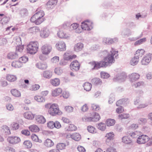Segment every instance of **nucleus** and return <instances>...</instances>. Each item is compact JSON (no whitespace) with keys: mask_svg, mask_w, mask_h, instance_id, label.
Segmentation results:
<instances>
[{"mask_svg":"<svg viewBox=\"0 0 152 152\" xmlns=\"http://www.w3.org/2000/svg\"><path fill=\"white\" fill-rule=\"evenodd\" d=\"M79 24L75 23L72 24L70 26L69 30L71 31L74 30L77 33H80L82 31V29L79 26Z\"/></svg>","mask_w":152,"mask_h":152,"instance_id":"nucleus-10","label":"nucleus"},{"mask_svg":"<svg viewBox=\"0 0 152 152\" xmlns=\"http://www.w3.org/2000/svg\"><path fill=\"white\" fill-rule=\"evenodd\" d=\"M36 65L37 68L41 70L45 69L48 67L46 63L44 62L38 63Z\"/></svg>","mask_w":152,"mask_h":152,"instance_id":"nucleus-23","label":"nucleus"},{"mask_svg":"<svg viewBox=\"0 0 152 152\" xmlns=\"http://www.w3.org/2000/svg\"><path fill=\"white\" fill-rule=\"evenodd\" d=\"M7 140L10 144L14 145L20 142V139L18 137L10 136L7 138Z\"/></svg>","mask_w":152,"mask_h":152,"instance_id":"nucleus-9","label":"nucleus"},{"mask_svg":"<svg viewBox=\"0 0 152 152\" xmlns=\"http://www.w3.org/2000/svg\"><path fill=\"white\" fill-rule=\"evenodd\" d=\"M35 119L36 121L38 123L43 124L46 121L45 118L42 115H38L36 116Z\"/></svg>","mask_w":152,"mask_h":152,"instance_id":"nucleus-26","label":"nucleus"},{"mask_svg":"<svg viewBox=\"0 0 152 152\" xmlns=\"http://www.w3.org/2000/svg\"><path fill=\"white\" fill-rule=\"evenodd\" d=\"M146 39L145 38H143L141 39L138 40L136 41L134 43L135 45H140L146 41Z\"/></svg>","mask_w":152,"mask_h":152,"instance_id":"nucleus-56","label":"nucleus"},{"mask_svg":"<svg viewBox=\"0 0 152 152\" xmlns=\"http://www.w3.org/2000/svg\"><path fill=\"white\" fill-rule=\"evenodd\" d=\"M83 86L84 90L86 91H88L91 90L92 85L90 83L88 82H86L83 84Z\"/></svg>","mask_w":152,"mask_h":152,"instance_id":"nucleus-40","label":"nucleus"},{"mask_svg":"<svg viewBox=\"0 0 152 152\" xmlns=\"http://www.w3.org/2000/svg\"><path fill=\"white\" fill-rule=\"evenodd\" d=\"M73 108L70 106H66L64 107V110L68 113L72 112L73 111Z\"/></svg>","mask_w":152,"mask_h":152,"instance_id":"nucleus-59","label":"nucleus"},{"mask_svg":"<svg viewBox=\"0 0 152 152\" xmlns=\"http://www.w3.org/2000/svg\"><path fill=\"white\" fill-rule=\"evenodd\" d=\"M54 72L56 74L60 75L62 73L63 70L61 68L58 67L55 69Z\"/></svg>","mask_w":152,"mask_h":152,"instance_id":"nucleus-61","label":"nucleus"},{"mask_svg":"<svg viewBox=\"0 0 152 152\" xmlns=\"http://www.w3.org/2000/svg\"><path fill=\"white\" fill-rule=\"evenodd\" d=\"M54 122L53 121H50L47 124V126L49 128L52 129L55 127Z\"/></svg>","mask_w":152,"mask_h":152,"instance_id":"nucleus-64","label":"nucleus"},{"mask_svg":"<svg viewBox=\"0 0 152 152\" xmlns=\"http://www.w3.org/2000/svg\"><path fill=\"white\" fill-rule=\"evenodd\" d=\"M50 33L49 29L46 27H44L41 30L40 36L42 38H46L49 36Z\"/></svg>","mask_w":152,"mask_h":152,"instance_id":"nucleus-8","label":"nucleus"},{"mask_svg":"<svg viewBox=\"0 0 152 152\" xmlns=\"http://www.w3.org/2000/svg\"><path fill=\"white\" fill-rule=\"evenodd\" d=\"M91 118V121H98L100 118L99 114L96 113H92V116Z\"/></svg>","mask_w":152,"mask_h":152,"instance_id":"nucleus-28","label":"nucleus"},{"mask_svg":"<svg viewBox=\"0 0 152 152\" xmlns=\"http://www.w3.org/2000/svg\"><path fill=\"white\" fill-rule=\"evenodd\" d=\"M115 123V121L114 119H108L106 121V124L107 126H111L113 125Z\"/></svg>","mask_w":152,"mask_h":152,"instance_id":"nucleus-51","label":"nucleus"},{"mask_svg":"<svg viewBox=\"0 0 152 152\" xmlns=\"http://www.w3.org/2000/svg\"><path fill=\"white\" fill-rule=\"evenodd\" d=\"M118 40V38L117 37H115L114 38L104 37L103 39L102 42L103 43L110 45L113 43L116 42Z\"/></svg>","mask_w":152,"mask_h":152,"instance_id":"nucleus-13","label":"nucleus"},{"mask_svg":"<svg viewBox=\"0 0 152 152\" xmlns=\"http://www.w3.org/2000/svg\"><path fill=\"white\" fill-rule=\"evenodd\" d=\"M100 75L101 77L103 79H107L110 76L108 73L103 71L101 72Z\"/></svg>","mask_w":152,"mask_h":152,"instance_id":"nucleus-52","label":"nucleus"},{"mask_svg":"<svg viewBox=\"0 0 152 152\" xmlns=\"http://www.w3.org/2000/svg\"><path fill=\"white\" fill-rule=\"evenodd\" d=\"M70 137L73 140L76 141L79 140L81 139V136L77 133H74L70 135Z\"/></svg>","mask_w":152,"mask_h":152,"instance_id":"nucleus-27","label":"nucleus"},{"mask_svg":"<svg viewBox=\"0 0 152 152\" xmlns=\"http://www.w3.org/2000/svg\"><path fill=\"white\" fill-rule=\"evenodd\" d=\"M64 58L66 61L72 59V56L70 55L68 53H65L64 55Z\"/></svg>","mask_w":152,"mask_h":152,"instance_id":"nucleus-60","label":"nucleus"},{"mask_svg":"<svg viewBox=\"0 0 152 152\" xmlns=\"http://www.w3.org/2000/svg\"><path fill=\"white\" fill-rule=\"evenodd\" d=\"M115 134L113 132L107 133L105 136L106 138V143L108 144L109 142L114 138Z\"/></svg>","mask_w":152,"mask_h":152,"instance_id":"nucleus-17","label":"nucleus"},{"mask_svg":"<svg viewBox=\"0 0 152 152\" xmlns=\"http://www.w3.org/2000/svg\"><path fill=\"white\" fill-rule=\"evenodd\" d=\"M92 109L93 110L97 111L100 109V107L99 105L94 104H91Z\"/></svg>","mask_w":152,"mask_h":152,"instance_id":"nucleus-62","label":"nucleus"},{"mask_svg":"<svg viewBox=\"0 0 152 152\" xmlns=\"http://www.w3.org/2000/svg\"><path fill=\"white\" fill-rule=\"evenodd\" d=\"M2 131L4 132L6 134L9 135L11 134L10 130L9 127L5 125L1 126Z\"/></svg>","mask_w":152,"mask_h":152,"instance_id":"nucleus-39","label":"nucleus"},{"mask_svg":"<svg viewBox=\"0 0 152 152\" xmlns=\"http://www.w3.org/2000/svg\"><path fill=\"white\" fill-rule=\"evenodd\" d=\"M50 83L54 86H58L60 84V80L58 78H55L50 80Z\"/></svg>","mask_w":152,"mask_h":152,"instance_id":"nucleus-25","label":"nucleus"},{"mask_svg":"<svg viewBox=\"0 0 152 152\" xmlns=\"http://www.w3.org/2000/svg\"><path fill=\"white\" fill-rule=\"evenodd\" d=\"M34 99L37 102H42L45 101V98L43 96H36L34 97Z\"/></svg>","mask_w":152,"mask_h":152,"instance_id":"nucleus-44","label":"nucleus"},{"mask_svg":"<svg viewBox=\"0 0 152 152\" xmlns=\"http://www.w3.org/2000/svg\"><path fill=\"white\" fill-rule=\"evenodd\" d=\"M24 146L28 148H31L32 146V144L29 140H26L23 143Z\"/></svg>","mask_w":152,"mask_h":152,"instance_id":"nucleus-50","label":"nucleus"},{"mask_svg":"<svg viewBox=\"0 0 152 152\" xmlns=\"http://www.w3.org/2000/svg\"><path fill=\"white\" fill-rule=\"evenodd\" d=\"M131 31L128 29L124 30L121 32V34L123 36H129L131 35Z\"/></svg>","mask_w":152,"mask_h":152,"instance_id":"nucleus-47","label":"nucleus"},{"mask_svg":"<svg viewBox=\"0 0 152 152\" xmlns=\"http://www.w3.org/2000/svg\"><path fill=\"white\" fill-rule=\"evenodd\" d=\"M81 26L82 30L90 31L93 28V23L91 21L87 20L82 22Z\"/></svg>","mask_w":152,"mask_h":152,"instance_id":"nucleus-4","label":"nucleus"},{"mask_svg":"<svg viewBox=\"0 0 152 152\" xmlns=\"http://www.w3.org/2000/svg\"><path fill=\"white\" fill-rule=\"evenodd\" d=\"M118 56V52L113 48H112L110 53L104 58V61L99 62L93 61L90 63L92 66V70L97 69L101 67H106L110 64L114 63L115 61V58H117Z\"/></svg>","mask_w":152,"mask_h":152,"instance_id":"nucleus-1","label":"nucleus"},{"mask_svg":"<svg viewBox=\"0 0 152 152\" xmlns=\"http://www.w3.org/2000/svg\"><path fill=\"white\" fill-rule=\"evenodd\" d=\"M12 94L14 96L19 97L21 96V93L19 91L16 89H12L11 90Z\"/></svg>","mask_w":152,"mask_h":152,"instance_id":"nucleus-35","label":"nucleus"},{"mask_svg":"<svg viewBox=\"0 0 152 152\" xmlns=\"http://www.w3.org/2000/svg\"><path fill=\"white\" fill-rule=\"evenodd\" d=\"M34 18H33V16L30 19V21L34 23L37 25L40 24L44 21L43 18L34 17Z\"/></svg>","mask_w":152,"mask_h":152,"instance_id":"nucleus-15","label":"nucleus"},{"mask_svg":"<svg viewBox=\"0 0 152 152\" xmlns=\"http://www.w3.org/2000/svg\"><path fill=\"white\" fill-rule=\"evenodd\" d=\"M51 46L49 44L46 43L41 48V51L42 53L45 55H48L52 50Z\"/></svg>","mask_w":152,"mask_h":152,"instance_id":"nucleus-6","label":"nucleus"},{"mask_svg":"<svg viewBox=\"0 0 152 152\" xmlns=\"http://www.w3.org/2000/svg\"><path fill=\"white\" fill-rule=\"evenodd\" d=\"M58 37L61 38L67 39L69 37V35L64 32L62 30L60 29L58 32Z\"/></svg>","mask_w":152,"mask_h":152,"instance_id":"nucleus-21","label":"nucleus"},{"mask_svg":"<svg viewBox=\"0 0 152 152\" xmlns=\"http://www.w3.org/2000/svg\"><path fill=\"white\" fill-rule=\"evenodd\" d=\"M139 61V58L138 57H136L134 56L130 61V63L131 65L134 66L138 63Z\"/></svg>","mask_w":152,"mask_h":152,"instance_id":"nucleus-45","label":"nucleus"},{"mask_svg":"<svg viewBox=\"0 0 152 152\" xmlns=\"http://www.w3.org/2000/svg\"><path fill=\"white\" fill-rule=\"evenodd\" d=\"M140 77V75L137 73H133L129 75L130 81L133 83L138 80Z\"/></svg>","mask_w":152,"mask_h":152,"instance_id":"nucleus-19","label":"nucleus"},{"mask_svg":"<svg viewBox=\"0 0 152 152\" xmlns=\"http://www.w3.org/2000/svg\"><path fill=\"white\" fill-rule=\"evenodd\" d=\"M31 137L32 140L36 142L41 143L42 142V140L39 139L37 136L35 134H32L31 136Z\"/></svg>","mask_w":152,"mask_h":152,"instance_id":"nucleus-48","label":"nucleus"},{"mask_svg":"<svg viewBox=\"0 0 152 152\" xmlns=\"http://www.w3.org/2000/svg\"><path fill=\"white\" fill-rule=\"evenodd\" d=\"M30 130L32 132H38L39 130V128L35 125H33L29 127Z\"/></svg>","mask_w":152,"mask_h":152,"instance_id":"nucleus-38","label":"nucleus"},{"mask_svg":"<svg viewBox=\"0 0 152 152\" xmlns=\"http://www.w3.org/2000/svg\"><path fill=\"white\" fill-rule=\"evenodd\" d=\"M152 57V54L150 53L147 54L143 58L141 61V63L142 65H147L151 61Z\"/></svg>","mask_w":152,"mask_h":152,"instance_id":"nucleus-7","label":"nucleus"},{"mask_svg":"<svg viewBox=\"0 0 152 152\" xmlns=\"http://www.w3.org/2000/svg\"><path fill=\"white\" fill-rule=\"evenodd\" d=\"M52 73L50 71H44L42 74V76L45 78L49 79L52 76Z\"/></svg>","mask_w":152,"mask_h":152,"instance_id":"nucleus-34","label":"nucleus"},{"mask_svg":"<svg viewBox=\"0 0 152 152\" xmlns=\"http://www.w3.org/2000/svg\"><path fill=\"white\" fill-rule=\"evenodd\" d=\"M62 90L61 88H57L52 91V95L53 96H57L62 92Z\"/></svg>","mask_w":152,"mask_h":152,"instance_id":"nucleus-22","label":"nucleus"},{"mask_svg":"<svg viewBox=\"0 0 152 152\" xmlns=\"http://www.w3.org/2000/svg\"><path fill=\"white\" fill-rule=\"evenodd\" d=\"M18 57V53L14 52H10L7 55V58L10 59H13L17 58Z\"/></svg>","mask_w":152,"mask_h":152,"instance_id":"nucleus-30","label":"nucleus"},{"mask_svg":"<svg viewBox=\"0 0 152 152\" xmlns=\"http://www.w3.org/2000/svg\"><path fill=\"white\" fill-rule=\"evenodd\" d=\"M45 15L44 12V11L42 10H40L38 11L37 12L34 14V15H33V18H34V17H39L41 18H43V16Z\"/></svg>","mask_w":152,"mask_h":152,"instance_id":"nucleus-43","label":"nucleus"},{"mask_svg":"<svg viewBox=\"0 0 152 152\" xmlns=\"http://www.w3.org/2000/svg\"><path fill=\"white\" fill-rule=\"evenodd\" d=\"M70 66L72 70L77 71L79 69L80 64L77 61L75 60L71 63Z\"/></svg>","mask_w":152,"mask_h":152,"instance_id":"nucleus-12","label":"nucleus"},{"mask_svg":"<svg viewBox=\"0 0 152 152\" xmlns=\"http://www.w3.org/2000/svg\"><path fill=\"white\" fill-rule=\"evenodd\" d=\"M20 14L22 17L26 16L28 15V11L26 9H22L20 11Z\"/></svg>","mask_w":152,"mask_h":152,"instance_id":"nucleus-53","label":"nucleus"},{"mask_svg":"<svg viewBox=\"0 0 152 152\" xmlns=\"http://www.w3.org/2000/svg\"><path fill=\"white\" fill-rule=\"evenodd\" d=\"M122 142L126 144H130L132 142V140L127 136H124L122 137Z\"/></svg>","mask_w":152,"mask_h":152,"instance_id":"nucleus-37","label":"nucleus"},{"mask_svg":"<svg viewBox=\"0 0 152 152\" xmlns=\"http://www.w3.org/2000/svg\"><path fill=\"white\" fill-rule=\"evenodd\" d=\"M57 49L60 51H64L66 50V45L65 43L63 41L58 42L56 45Z\"/></svg>","mask_w":152,"mask_h":152,"instance_id":"nucleus-14","label":"nucleus"},{"mask_svg":"<svg viewBox=\"0 0 152 152\" xmlns=\"http://www.w3.org/2000/svg\"><path fill=\"white\" fill-rule=\"evenodd\" d=\"M91 82L93 84L96 86L100 85L102 83L101 80L98 78L93 79L91 80Z\"/></svg>","mask_w":152,"mask_h":152,"instance_id":"nucleus-31","label":"nucleus"},{"mask_svg":"<svg viewBox=\"0 0 152 152\" xmlns=\"http://www.w3.org/2000/svg\"><path fill=\"white\" fill-rule=\"evenodd\" d=\"M18 60L23 65V64L26 63L28 61V58L26 56H23L20 58Z\"/></svg>","mask_w":152,"mask_h":152,"instance_id":"nucleus-54","label":"nucleus"},{"mask_svg":"<svg viewBox=\"0 0 152 152\" xmlns=\"http://www.w3.org/2000/svg\"><path fill=\"white\" fill-rule=\"evenodd\" d=\"M39 47V44L37 41L30 42L27 46L28 53L33 54L36 53Z\"/></svg>","mask_w":152,"mask_h":152,"instance_id":"nucleus-2","label":"nucleus"},{"mask_svg":"<svg viewBox=\"0 0 152 152\" xmlns=\"http://www.w3.org/2000/svg\"><path fill=\"white\" fill-rule=\"evenodd\" d=\"M39 31V28L37 26L29 28L28 30V32L32 34H36Z\"/></svg>","mask_w":152,"mask_h":152,"instance_id":"nucleus-24","label":"nucleus"},{"mask_svg":"<svg viewBox=\"0 0 152 152\" xmlns=\"http://www.w3.org/2000/svg\"><path fill=\"white\" fill-rule=\"evenodd\" d=\"M145 51L143 49H140L138 50L136 52L135 56L136 57H138L139 58L141 57L144 53Z\"/></svg>","mask_w":152,"mask_h":152,"instance_id":"nucleus-36","label":"nucleus"},{"mask_svg":"<svg viewBox=\"0 0 152 152\" xmlns=\"http://www.w3.org/2000/svg\"><path fill=\"white\" fill-rule=\"evenodd\" d=\"M149 140L148 137L145 135L141 134L137 139V142L139 144H145Z\"/></svg>","mask_w":152,"mask_h":152,"instance_id":"nucleus-5","label":"nucleus"},{"mask_svg":"<svg viewBox=\"0 0 152 152\" xmlns=\"http://www.w3.org/2000/svg\"><path fill=\"white\" fill-rule=\"evenodd\" d=\"M23 116L25 118L29 120H32L34 117V115L30 112L25 113L23 114Z\"/></svg>","mask_w":152,"mask_h":152,"instance_id":"nucleus-29","label":"nucleus"},{"mask_svg":"<svg viewBox=\"0 0 152 152\" xmlns=\"http://www.w3.org/2000/svg\"><path fill=\"white\" fill-rule=\"evenodd\" d=\"M6 79L9 81L14 82L16 80L17 77L15 75H8L6 76Z\"/></svg>","mask_w":152,"mask_h":152,"instance_id":"nucleus-41","label":"nucleus"},{"mask_svg":"<svg viewBox=\"0 0 152 152\" xmlns=\"http://www.w3.org/2000/svg\"><path fill=\"white\" fill-rule=\"evenodd\" d=\"M134 104L137 107V108L138 109H141L145 107H147L148 104V103H141L140 101L138 100H137L134 102Z\"/></svg>","mask_w":152,"mask_h":152,"instance_id":"nucleus-16","label":"nucleus"},{"mask_svg":"<svg viewBox=\"0 0 152 152\" xmlns=\"http://www.w3.org/2000/svg\"><path fill=\"white\" fill-rule=\"evenodd\" d=\"M97 126L99 129L102 131H104L106 128L105 124L102 122L98 124Z\"/></svg>","mask_w":152,"mask_h":152,"instance_id":"nucleus-49","label":"nucleus"},{"mask_svg":"<svg viewBox=\"0 0 152 152\" xmlns=\"http://www.w3.org/2000/svg\"><path fill=\"white\" fill-rule=\"evenodd\" d=\"M140 134V132L137 131H136L129 133V135L131 136V137L132 138H138V137Z\"/></svg>","mask_w":152,"mask_h":152,"instance_id":"nucleus-46","label":"nucleus"},{"mask_svg":"<svg viewBox=\"0 0 152 152\" xmlns=\"http://www.w3.org/2000/svg\"><path fill=\"white\" fill-rule=\"evenodd\" d=\"M12 66L15 68H20L23 65L19 61H13L12 63Z\"/></svg>","mask_w":152,"mask_h":152,"instance_id":"nucleus-42","label":"nucleus"},{"mask_svg":"<svg viewBox=\"0 0 152 152\" xmlns=\"http://www.w3.org/2000/svg\"><path fill=\"white\" fill-rule=\"evenodd\" d=\"M44 144L47 147H50L53 146L54 143L53 141L49 139H47L44 142Z\"/></svg>","mask_w":152,"mask_h":152,"instance_id":"nucleus-32","label":"nucleus"},{"mask_svg":"<svg viewBox=\"0 0 152 152\" xmlns=\"http://www.w3.org/2000/svg\"><path fill=\"white\" fill-rule=\"evenodd\" d=\"M48 111L49 113L53 116L56 114L60 115L62 114V112L59 110L58 105L56 104H52L50 107L49 108Z\"/></svg>","mask_w":152,"mask_h":152,"instance_id":"nucleus-3","label":"nucleus"},{"mask_svg":"<svg viewBox=\"0 0 152 152\" xmlns=\"http://www.w3.org/2000/svg\"><path fill=\"white\" fill-rule=\"evenodd\" d=\"M77 129L76 126L73 124H70L67 127L65 128V129L66 131H75Z\"/></svg>","mask_w":152,"mask_h":152,"instance_id":"nucleus-33","label":"nucleus"},{"mask_svg":"<svg viewBox=\"0 0 152 152\" xmlns=\"http://www.w3.org/2000/svg\"><path fill=\"white\" fill-rule=\"evenodd\" d=\"M87 129L88 131L91 133H95L96 132V129L94 127L91 126H88Z\"/></svg>","mask_w":152,"mask_h":152,"instance_id":"nucleus-57","label":"nucleus"},{"mask_svg":"<svg viewBox=\"0 0 152 152\" xmlns=\"http://www.w3.org/2000/svg\"><path fill=\"white\" fill-rule=\"evenodd\" d=\"M129 117V114L123 113L118 115V118L121 119H126Z\"/></svg>","mask_w":152,"mask_h":152,"instance_id":"nucleus-58","label":"nucleus"},{"mask_svg":"<svg viewBox=\"0 0 152 152\" xmlns=\"http://www.w3.org/2000/svg\"><path fill=\"white\" fill-rule=\"evenodd\" d=\"M66 146V145L64 143H59L56 145V148L59 150L64 149Z\"/></svg>","mask_w":152,"mask_h":152,"instance_id":"nucleus-55","label":"nucleus"},{"mask_svg":"<svg viewBox=\"0 0 152 152\" xmlns=\"http://www.w3.org/2000/svg\"><path fill=\"white\" fill-rule=\"evenodd\" d=\"M126 77V76L124 73L118 74L113 78L114 81H118L120 82L124 81Z\"/></svg>","mask_w":152,"mask_h":152,"instance_id":"nucleus-11","label":"nucleus"},{"mask_svg":"<svg viewBox=\"0 0 152 152\" xmlns=\"http://www.w3.org/2000/svg\"><path fill=\"white\" fill-rule=\"evenodd\" d=\"M57 0H50L46 4V7L48 10L53 9L57 4Z\"/></svg>","mask_w":152,"mask_h":152,"instance_id":"nucleus-18","label":"nucleus"},{"mask_svg":"<svg viewBox=\"0 0 152 152\" xmlns=\"http://www.w3.org/2000/svg\"><path fill=\"white\" fill-rule=\"evenodd\" d=\"M24 48V46L19 45L18 46L16 47V53H17L18 52L21 53Z\"/></svg>","mask_w":152,"mask_h":152,"instance_id":"nucleus-63","label":"nucleus"},{"mask_svg":"<svg viewBox=\"0 0 152 152\" xmlns=\"http://www.w3.org/2000/svg\"><path fill=\"white\" fill-rule=\"evenodd\" d=\"M84 48V45L81 42H78L74 46V50L76 52H79L83 50Z\"/></svg>","mask_w":152,"mask_h":152,"instance_id":"nucleus-20","label":"nucleus"}]
</instances>
